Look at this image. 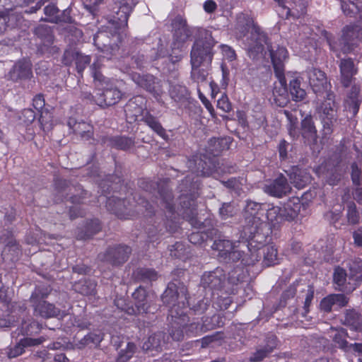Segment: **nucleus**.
Wrapping results in <instances>:
<instances>
[{
	"instance_id": "f3484780",
	"label": "nucleus",
	"mask_w": 362,
	"mask_h": 362,
	"mask_svg": "<svg viewBox=\"0 0 362 362\" xmlns=\"http://www.w3.org/2000/svg\"><path fill=\"white\" fill-rule=\"evenodd\" d=\"M341 322L348 327L350 331H362V315L356 309H346L341 319Z\"/></svg>"
},
{
	"instance_id": "6ab92c4d",
	"label": "nucleus",
	"mask_w": 362,
	"mask_h": 362,
	"mask_svg": "<svg viewBox=\"0 0 362 362\" xmlns=\"http://www.w3.org/2000/svg\"><path fill=\"white\" fill-rule=\"evenodd\" d=\"M130 253L131 249L129 247L119 245L108 250L103 259L110 262L112 264H120L127 261Z\"/></svg>"
},
{
	"instance_id": "052dcab7",
	"label": "nucleus",
	"mask_w": 362,
	"mask_h": 362,
	"mask_svg": "<svg viewBox=\"0 0 362 362\" xmlns=\"http://www.w3.org/2000/svg\"><path fill=\"white\" fill-rule=\"evenodd\" d=\"M223 142V139L212 138L209 141V151L214 155H217L221 150V144Z\"/></svg>"
},
{
	"instance_id": "8fccbe9b",
	"label": "nucleus",
	"mask_w": 362,
	"mask_h": 362,
	"mask_svg": "<svg viewBox=\"0 0 362 362\" xmlns=\"http://www.w3.org/2000/svg\"><path fill=\"white\" fill-rule=\"evenodd\" d=\"M135 349V344L134 343L129 342L127 344L126 349L120 351L118 362H125V361L129 360L134 353Z\"/></svg>"
},
{
	"instance_id": "dca6fc26",
	"label": "nucleus",
	"mask_w": 362,
	"mask_h": 362,
	"mask_svg": "<svg viewBox=\"0 0 362 362\" xmlns=\"http://www.w3.org/2000/svg\"><path fill=\"white\" fill-rule=\"evenodd\" d=\"M290 191L291 187L286 178L281 175L264 186L266 193L276 197H282Z\"/></svg>"
},
{
	"instance_id": "69168bd1",
	"label": "nucleus",
	"mask_w": 362,
	"mask_h": 362,
	"mask_svg": "<svg viewBox=\"0 0 362 362\" xmlns=\"http://www.w3.org/2000/svg\"><path fill=\"white\" fill-rule=\"evenodd\" d=\"M223 56L229 61H232L235 58V51L229 46L221 45L220 46Z\"/></svg>"
},
{
	"instance_id": "20e7f679",
	"label": "nucleus",
	"mask_w": 362,
	"mask_h": 362,
	"mask_svg": "<svg viewBox=\"0 0 362 362\" xmlns=\"http://www.w3.org/2000/svg\"><path fill=\"white\" fill-rule=\"evenodd\" d=\"M234 34L238 39L244 40L250 52H262L267 37L247 14L240 13L237 17Z\"/></svg>"
},
{
	"instance_id": "9d476101",
	"label": "nucleus",
	"mask_w": 362,
	"mask_h": 362,
	"mask_svg": "<svg viewBox=\"0 0 362 362\" xmlns=\"http://www.w3.org/2000/svg\"><path fill=\"white\" fill-rule=\"evenodd\" d=\"M317 111L323 124L324 134H331L333 123L337 119V110L332 94L327 95V98L318 107Z\"/></svg>"
},
{
	"instance_id": "f257e3e1",
	"label": "nucleus",
	"mask_w": 362,
	"mask_h": 362,
	"mask_svg": "<svg viewBox=\"0 0 362 362\" xmlns=\"http://www.w3.org/2000/svg\"><path fill=\"white\" fill-rule=\"evenodd\" d=\"M162 299L164 303L170 306V316L172 321V330L170 335L175 341L183 339L185 334L189 337H194L201 334L202 326L199 322L187 324L189 317L186 315L184 309L189 305L186 288L182 286L175 288L174 284L169 285L163 294Z\"/></svg>"
},
{
	"instance_id": "b1692460",
	"label": "nucleus",
	"mask_w": 362,
	"mask_h": 362,
	"mask_svg": "<svg viewBox=\"0 0 362 362\" xmlns=\"http://www.w3.org/2000/svg\"><path fill=\"white\" fill-rule=\"evenodd\" d=\"M328 335L332 339L334 346L344 351L349 343L347 341V330L343 327H330L328 330Z\"/></svg>"
},
{
	"instance_id": "c03bdc74",
	"label": "nucleus",
	"mask_w": 362,
	"mask_h": 362,
	"mask_svg": "<svg viewBox=\"0 0 362 362\" xmlns=\"http://www.w3.org/2000/svg\"><path fill=\"white\" fill-rule=\"evenodd\" d=\"M344 13L346 16H352L357 13L358 9V0H339Z\"/></svg>"
},
{
	"instance_id": "09e8293b",
	"label": "nucleus",
	"mask_w": 362,
	"mask_h": 362,
	"mask_svg": "<svg viewBox=\"0 0 362 362\" xmlns=\"http://www.w3.org/2000/svg\"><path fill=\"white\" fill-rule=\"evenodd\" d=\"M21 329L23 334L32 335L37 333L40 330L41 326L38 322L33 321L30 324H27V322L23 323Z\"/></svg>"
},
{
	"instance_id": "49530a36",
	"label": "nucleus",
	"mask_w": 362,
	"mask_h": 362,
	"mask_svg": "<svg viewBox=\"0 0 362 362\" xmlns=\"http://www.w3.org/2000/svg\"><path fill=\"white\" fill-rule=\"evenodd\" d=\"M35 33L39 37L45 39L48 42H52V35L50 27L46 25H40L35 28Z\"/></svg>"
},
{
	"instance_id": "37998d69",
	"label": "nucleus",
	"mask_w": 362,
	"mask_h": 362,
	"mask_svg": "<svg viewBox=\"0 0 362 362\" xmlns=\"http://www.w3.org/2000/svg\"><path fill=\"white\" fill-rule=\"evenodd\" d=\"M310 40H311L308 37L305 40H304L303 37H300L296 42H291L290 44L291 48L293 49L295 52L306 57L307 53L311 52L310 49L307 46L308 43H310Z\"/></svg>"
},
{
	"instance_id": "603ef678",
	"label": "nucleus",
	"mask_w": 362,
	"mask_h": 362,
	"mask_svg": "<svg viewBox=\"0 0 362 362\" xmlns=\"http://www.w3.org/2000/svg\"><path fill=\"white\" fill-rule=\"evenodd\" d=\"M90 58L88 55H83L79 53L76 54V64L77 71L80 74L86 68V64H89Z\"/></svg>"
},
{
	"instance_id": "79ce46f5",
	"label": "nucleus",
	"mask_w": 362,
	"mask_h": 362,
	"mask_svg": "<svg viewBox=\"0 0 362 362\" xmlns=\"http://www.w3.org/2000/svg\"><path fill=\"white\" fill-rule=\"evenodd\" d=\"M104 334L100 331L90 332L86 335L81 341L80 344L82 346L94 345L98 346L103 339Z\"/></svg>"
},
{
	"instance_id": "393cba45",
	"label": "nucleus",
	"mask_w": 362,
	"mask_h": 362,
	"mask_svg": "<svg viewBox=\"0 0 362 362\" xmlns=\"http://www.w3.org/2000/svg\"><path fill=\"white\" fill-rule=\"evenodd\" d=\"M277 346V339L274 335H269L267 338L266 345L261 349H257L250 357L252 362H258L266 358Z\"/></svg>"
},
{
	"instance_id": "39448f33",
	"label": "nucleus",
	"mask_w": 362,
	"mask_h": 362,
	"mask_svg": "<svg viewBox=\"0 0 362 362\" xmlns=\"http://www.w3.org/2000/svg\"><path fill=\"white\" fill-rule=\"evenodd\" d=\"M245 219L248 223L244 228L245 235L249 233V248L252 251L255 244H260L266 241L264 230H268L267 223L262 220L265 212V204L247 201L245 207Z\"/></svg>"
},
{
	"instance_id": "4be33fe9",
	"label": "nucleus",
	"mask_w": 362,
	"mask_h": 362,
	"mask_svg": "<svg viewBox=\"0 0 362 362\" xmlns=\"http://www.w3.org/2000/svg\"><path fill=\"white\" fill-rule=\"evenodd\" d=\"M45 341L44 338L33 339L29 337H25L21 339L20 341L16 344L14 346L8 349L7 351V356L8 358H16L21 355L25 347L35 346L42 344Z\"/></svg>"
},
{
	"instance_id": "1a4fd4ad",
	"label": "nucleus",
	"mask_w": 362,
	"mask_h": 362,
	"mask_svg": "<svg viewBox=\"0 0 362 362\" xmlns=\"http://www.w3.org/2000/svg\"><path fill=\"white\" fill-rule=\"evenodd\" d=\"M48 291L41 292L38 288L31 296V301L34 307V313L44 318L63 317L64 312L61 311L53 304L45 300H40L39 298H45L48 296Z\"/></svg>"
},
{
	"instance_id": "4468645a",
	"label": "nucleus",
	"mask_w": 362,
	"mask_h": 362,
	"mask_svg": "<svg viewBox=\"0 0 362 362\" xmlns=\"http://www.w3.org/2000/svg\"><path fill=\"white\" fill-rule=\"evenodd\" d=\"M132 297L135 300L136 311L134 308H122V310H125L128 314L153 313L156 308L147 305L146 293L144 288L139 287L136 289L132 294Z\"/></svg>"
},
{
	"instance_id": "2eb2a0df",
	"label": "nucleus",
	"mask_w": 362,
	"mask_h": 362,
	"mask_svg": "<svg viewBox=\"0 0 362 362\" xmlns=\"http://www.w3.org/2000/svg\"><path fill=\"white\" fill-rule=\"evenodd\" d=\"M32 75V64L30 61L24 59L16 63L7 76L13 81H18L28 79Z\"/></svg>"
},
{
	"instance_id": "680f3d73",
	"label": "nucleus",
	"mask_w": 362,
	"mask_h": 362,
	"mask_svg": "<svg viewBox=\"0 0 362 362\" xmlns=\"http://www.w3.org/2000/svg\"><path fill=\"white\" fill-rule=\"evenodd\" d=\"M115 144L120 149L127 150L133 146L134 142L129 138L119 137L116 139Z\"/></svg>"
},
{
	"instance_id": "ddd939ff",
	"label": "nucleus",
	"mask_w": 362,
	"mask_h": 362,
	"mask_svg": "<svg viewBox=\"0 0 362 362\" xmlns=\"http://www.w3.org/2000/svg\"><path fill=\"white\" fill-rule=\"evenodd\" d=\"M349 298L342 293L329 294L323 298L320 304V310L325 313L337 310L348 305Z\"/></svg>"
},
{
	"instance_id": "6e6552de",
	"label": "nucleus",
	"mask_w": 362,
	"mask_h": 362,
	"mask_svg": "<svg viewBox=\"0 0 362 362\" xmlns=\"http://www.w3.org/2000/svg\"><path fill=\"white\" fill-rule=\"evenodd\" d=\"M211 247L218 250V256L226 262L240 261V264L245 267L242 263V259L247 255V252L243 249L246 248L247 250V243H238L236 245L228 240H217L214 241Z\"/></svg>"
},
{
	"instance_id": "0eeeda50",
	"label": "nucleus",
	"mask_w": 362,
	"mask_h": 362,
	"mask_svg": "<svg viewBox=\"0 0 362 362\" xmlns=\"http://www.w3.org/2000/svg\"><path fill=\"white\" fill-rule=\"evenodd\" d=\"M266 233V240H267V233ZM260 244L257 243V246L253 247L252 251L249 248V238H247V255L243 258L242 263L245 267L254 265L261 259V255L263 254V264L267 267L278 264L277 250L274 245H265V243Z\"/></svg>"
},
{
	"instance_id": "6e6d98bb",
	"label": "nucleus",
	"mask_w": 362,
	"mask_h": 362,
	"mask_svg": "<svg viewBox=\"0 0 362 362\" xmlns=\"http://www.w3.org/2000/svg\"><path fill=\"white\" fill-rule=\"evenodd\" d=\"M346 354H352L360 356L362 354V341L355 343H348L347 348L344 350Z\"/></svg>"
},
{
	"instance_id": "9b49d317",
	"label": "nucleus",
	"mask_w": 362,
	"mask_h": 362,
	"mask_svg": "<svg viewBox=\"0 0 362 362\" xmlns=\"http://www.w3.org/2000/svg\"><path fill=\"white\" fill-rule=\"evenodd\" d=\"M266 45H267L268 49L270 52L275 74L281 85L285 86L286 80L284 75V62L288 57V52L284 47H278L277 49L274 50L272 46L268 45V43Z\"/></svg>"
},
{
	"instance_id": "ea45409f",
	"label": "nucleus",
	"mask_w": 362,
	"mask_h": 362,
	"mask_svg": "<svg viewBox=\"0 0 362 362\" xmlns=\"http://www.w3.org/2000/svg\"><path fill=\"white\" fill-rule=\"evenodd\" d=\"M74 132L81 136L83 139L88 140L93 135V127L84 122H74Z\"/></svg>"
},
{
	"instance_id": "bb28decb",
	"label": "nucleus",
	"mask_w": 362,
	"mask_h": 362,
	"mask_svg": "<svg viewBox=\"0 0 362 362\" xmlns=\"http://www.w3.org/2000/svg\"><path fill=\"white\" fill-rule=\"evenodd\" d=\"M133 80L141 87L151 93H153L154 97L158 100L160 96V90H155V78L152 75H143L134 74L132 76Z\"/></svg>"
},
{
	"instance_id": "e433bc0d",
	"label": "nucleus",
	"mask_w": 362,
	"mask_h": 362,
	"mask_svg": "<svg viewBox=\"0 0 362 362\" xmlns=\"http://www.w3.org/2000/svg\"><path fill=\"white\" fill-rule=\"evenodd\" d=\"M289 90L293 100L302 101L306 96L305 90L300 88V81L299 78H293L289 83Z\"/></svg>"
},
{
	"instance_id": "e2e57ef3",
	"label": "nucleus",
	"mask_w": 362,
	"mask_h": 362,
	"mask_svg": "<svg viewBox=\"0 0 362 362\" xmlns=\"http://www.w3.org/2000/svg\"><path fill=\"white\" fill-rule=\"evenodd\" d=\"M107 35L104 32L99 31L93 38L94 44L98 47V49H103L106 47Z\"/></svg>"
},
{
	"instance_id": "de8ad7c7",
	"label": "nucleus",
	"mask_w": 362,
	"mask_h": 362,
	"mask_svg": "<svg viewBox=\"0 0 362 362\" xmlns=\"http://www.w3.org/2000/svg\"><path fill=\"white\" fill-rule=\"evenodd\" d=\"M189 209H185L184 212L182 213L184 218H187L192 226L201 228V223H198L195 218L196 213L195 209L194 207V201H192V204L189 203Z\"/></svg>"
},
{
	"instance_id": "473e14b6",
	"label": "nucleus",
	"mask_w": 362,
	"mask_h": 362,
	"mask_svg": "<svg viewBox=\"0 0 362 362\" xmlns=\"http://www.w3.org/2000/svg\"><path fill=\"white\" fill-rule=\"evenodd\" d=\"M297 108L298 107H294L292 111H290L288 110H284V113L288 121V132L290 136L293 138H298L300 135L298 129V119L297 116Z\"/></svg>"
},
{
	"instance_id": "0e129e2a",
	"label": "nucleus",
	"mask_w": 362,
	"mask_h": 362,
	"mask_svg": "<svg viewBox=\"0 0 362 362\" xmlns=\"http://www.w3.org/2000/svg\"><path fill=\"white\" fill-rule=\"evenodd\" d=\"M361 170L358 168V165L353 163L351 165V179L354 185H360L361 184Z\"/></svg>"
},
{
	"instance_id": "2f4dec72",
	"label": "nucleus",
	"mask_w": 362,
	"mask_h": 362,
	"mask_svg": "<svg viewBox=\"0 0 362 362\" xmlns=\"http://www.w3.org/2000/svg\"><path fill=\"white\" fill-rule=\"evenodd\" d=\"M348 278V284L351 285L349 288H346L348 290H354L362 282V266L360 263H354L350 266Z\"/></svg>"
},
{
	"instance_id": "423d86ee",
	"label": "nucleus",
	"mask_w": 362,
	"mask_h": 362,
	"mask_svg": "<svg viewBox=\"0 0 362 362\" xmlns=\"http://www.w3.org/2000/svg\"><path fill=\"white\" fill-rule=\"evenodd\" d=\"M173 27L174 28L173 42L172 44L173 50H182L185 42L192 35H195L194 44L199 39L203 42L204 45L206 44V40L204 36L201 35V30H204L208 33L211 32L202 28H189L187 21L181 16H177L173 21Z\"/></svg>"
},
{
	"instance_id": "4c0bfd02",
	"label": "nucleus",
	"mask_w": 362,
	"mask_h": 362,
	"mask_svg": "<svg viewBox=\"0 0 362 362\" xmlns=\"http://www.w3.org/2000/svg\"><path fill=\"white\" fill-rule=\"evenodd\" d=\"M136 5L134 0H127L121 3L117 12L118 19L125 25L127 24V20L134 7Z\"/></svg>"
},
{
	"instance_id": "5701e85b",
	"label": "nucleus",
	"mask_w": 362,
	"mask_h": 362,
	"mask_svg": "<svg viewBox=\"0 0 362 362\" xmlns=\"http://www.w3.org/2000/svg\"><path fill=\"white\" fill-rule=\"evenodd\" d=\"M225 280L223 272L220 268H216L214 271L204 273L202 277V284L204 287L216 288L221 286Z\"/></svg>"
},
{
	"instance_id": "a19ab883",
	"label": "nucleus",
	"mask_w": 362,
	"mask_h": 362,
	"mask_svg": "<svg viewBox=\"0 0 362 362\" xmlns=\"http://www.w3.org/2000/svg\"><path fill=\"white\" fill-rule=\"evenodd\" d=\"M144 122L161 138L166 139L168 135L158 120L151 115H147L144 118Z\"/></svg>"
},
{
	"instance_id": "bf43d9fd",
	"label": "nucleus",
	"mask_w": 362,
	"mask_h": 362,
	"mask_svg": "<svg viewBox=\"0 0 362 362\" xmlns=\"http://www.w3.org/2000/svg\"><path fill=\"white\" fill-rule=\"evenodd\" d=\"M218 108L224 112H229L232 110L231 104L226 95H223L217 101Z\"/></svg>"
},
{
	"instance_id": "c9c22d12",
	"label": "nucleus",
	"mask_w": 362,
	"mask_h": 362,
	"mask_svg": "<svg viewBox=\"0 0 362 362\" xmlns=\"http://www.w3.org/2000/svg\"><path fill=\"white\" fill-rule=\"evenodd\" d=\"M170 95L175 102L182 103L189 98V93L187 88L181 84H175L170 89Z\"/></svg>"
},
{
	"instance_id": "f03ea898",
	"label": "nucleus",
	"mask_w": 362,
	"mask_h": 362,
	"mask_svg": "<svg viewBox=\"0 0 362 362\" xmlns=\"http://www.w3.org/2000/svg\"><path fill=\"white\" fill-rule=\"evenodd\" d=\"M201 35L208 40L206 44L204 45L201 39L198 40L193 45L190 52L191 78L197 83H203L206 79V69L212 62L213 47L216 44L211 33L201 30Z\"/></svg>"
},
{
	"instance_id": "4d7b16f0",
	"label": "nucleus",
	"mask_w": 362,
	"mask_h": 362,
	"mask_svg": "<svg viewBox=\"0 0 362 362\" xmlns=\"http://www.w3.org/2000/svg\"><path fill=\"white\" fill-rule=\"evenodd\" d=\"M235 213V208L230 203H224L219 209V214L222 218H227Z\"/></svg>"
},
{
	"instance_id": "13d9d810",
	"label": "nucleus",
	"mask_w": 362,
	"mask_h": 362,
	"mask_svg": "<svg viewBox=\"0 0 362 362\" xmlns=\"http://www.w3.org/2000/svg\"><path fill=\"white\" fill-rule=\"evenodd\" d=\"M139 274L142 280L155 281L158 278L157 273L151 269H141L139 272Z\"/></svg>"
},
{
	"instance_id": "864d4df0",
	"label": "nucleus",
	"mask_w": 362,
	"mask_h": 362,
	"mask_svg": "<svg viewBox=\"0 0 362 362\" xmlns=\"http://www.w3.org/2000/svg\"><path fill=\"white\" fill-rule=\"evenodd\" d=\"M346 274L345 271L341 268H337L334 272V282L338 286H343L346 280Z\"/></svg>"
},
{
	"instance_id": "58836bf2",
	"label": "nucleus",
	"mask_w": 362,
	"mask_h": 362,
	"mask_svg": "<svg viewBox=\"0 0 362 362\" xmlns=\"http://www.w3.org/2000/svg\"><path fill=\"white\" fill-rule=\"evenodd\" d=\"M359 87L354 86L351 88L348 98L346 100L347 107L352 111L353 114H356L360 105V100L358 99Z\"/></svg>"
},
{
	"instance_id": "c85d7f7f",
	"label": "nucleus",
	"mask_w": 362,
	"mask_h": 362,
	"mask_svg": "<svg viewBox=\"0 0 362 362\" xmlns=\"http://www.w3.org/2000/svg\"><path fill=\"white\" fill-rule=\"evenodd\" d=\"M285 209L279 206L265 204V215L267 221L274 226L286 219L284 214Z\"/></svg>"
},
{
	"instance_id": "cd10ccee",
	"label": "nucleus",
	"mask_w": 362,
	"mask_h": 362,
	"mask_svg": "<svg viewBox=\"0 0 362 362\" xmlns=\"http://www.w3.org/2000/svg\"><path fill=\"white\" fill-rule=\"evenodd\" d=\"M291 182L298 189L303 188L310 182V175L305 170L297 167L292 168L289 175Z\"/></svg>"
},
{
	"instance_id": "f8f14e48",
	"label": "nucleus",
	"mask_w": 362,
	"mask_h": 362,
	"mask_svg": "<svg viewBox=\"0 0 362 362\" xmlns=\"http://www.w3.org/2000/svg\"><path fill=\"white\" fill-rule=\"evenodd\" d=\"M303 76L308 80L309 84L316 93L327 89V76L322 71L316 68L308 69Z\"/></svg>"
},
{
	"instance_id": "412c9836",
	"label": "nucleus",
	"mask_w": 362,
	"mask_h": 362,
	"mask_svg": "<svg viewBox=\"0 0 362 362\" xmlns=\"http://www.w3.org/2000/svg\"><path fill=\"white\" fill-rule=\"evenodd\" d=\"M107 207L109 211L115 214L121 219H127L133 216L125 206V201L114 197L107 200Z\"/></svg>"
},
{
	"instance_id": "5fc2aeb1",
	"label": "nucleus",
	"mask_w": 362,
	"mask_h": 362,
	"mask_svg": "<svg viewBox=\"0 0 362 362\" xmlns=\"http://www.w3.org/2000/svg\"><path fill=\"white\" fill-rule=\"evenodd\" d=\"M100 221L98 219L91 220L90 222L87 224L86 236L89 238L100 231Z\"/></svg>"
},
{
	"instance_id": "a878e982",
	"label": "nucleus",
	"mask_w": 362,
	"mask_h": 362,
	"mask_svg": "<svg viewBox=\"0 0 362 362\" xmlns=\"http://www.w3.org/2000/svg\"><path fill=\"white\" fill-rule=\"evenodd\" d=\"M339 67L341 83L345 87H348L351 83L353 76L357 71L354 62L351 59H344L341 61Z\"/></svg>"
},
{
	"instance_id": "c756f323",
	"label": "nucleus",
	"mask_w": 362,
	"mask_h": 362,
	"mask_svg": "<svg viewBox=\"0 0 362 362\" xmlns=\"http://www.w3.org/2000/svg\"><path fill=\"white\" fill-rule=\"evenodd\" d=\"M13 11L12 7L5 6L4 11H2V14L0 16V27L4 28V31L6 27H14L17 25L18 22L21 18V16L16 13H11Z\"/></svg>"
},
{
	"instance_id": "aec40b11",
	"label": "nucleus",
	"mask_w": 362,
	"mask_h": 362,
	"mask_svg": "<svg viewBox=\"0 0 362 362\" xmlns=\"http://www.w3.org/2000/svg\"><path fill=\"white\" fill-rule=\"evenodd\" d=\"M315 173L319 177L330 185H337L341 177V174L336 167L329 168L327 163L319 165L315 169Z\"/></svg>"
},
{
	"instance_id": "338daca9",
	"label": "nucleus",
	"mask_w": 362,
	"mask_h": 362,
	"mask_svg": "<svg viewBox=\"0 0 362 362\" xmlns=\"http://www.w3.org/2000/svg\"><path fill=\"white\" fill-rule=\"evenodd\" d=\"M160 197L162 198V200L165 204V207L170 211H173L174 210V206L172 202L173 201V196L172 193L170 192H166L165 194H163V192L160 193Z\"/></svg>"
},
{
	"instance_id": "774afa93",
	"label": "nucleus",
	"mask_w": 362,
	"mask_h": 362,
	"mask_svg": "<svg viewBox=\"0 0 362 362\" xmlns=\"http://www.w3.org/2000/svg\"><path fill=\"white\" fill-rule=\"evenodd\" d=\"M289 147V144L285 141L281 140L279 144V156L282 159H285L287 158L288 154V148Z\"/></svg>"
},
{
	"instance_id": "7c9ffc66",
	"label": "nucleus",
	"mask_w": 362,
	"mask_h": 362,
	"mask_svg": "<svg viewBox=\"0 0 362 362\" xmlns=\"http://www.w3.org/2000/svg\"><path fill=\"white\" fill-rule=\"evenodd\" d=\"M59 9L54 4H49L44 8V13L47 16L46 21L52 23H58L60 21L69 22L71 18L68 16L69 13L65 10L63 13L64 17L61 18L58 16Z\"/></svg>"
},
{
	"instance_id": "a18cd8bd",
	"label": "nucleus",
	"mask_w": 362,
	"mask_h": 362,
	"mask_svg": "<svg viewBox=\"0 0 362 362\" xmlns=\"http://www.w3.org/2000/svg\"><path fill=\"white\" fill-rule=\"evenodd\" d=\"M198 168L196 170L197 176H213L217 179L216 172L214 171L210 166L207 165L206 162L199 160Z\"/></svg>"
},
{
	"instance_id": "f704fd0d",
	"label": "nucleus",
	"mask_w": 362,
	"mask_h": 362,
	"mask_svg": "<svg viewBox=\"0 0 362 362\" xmlns=\"http://www.w3.org/2000/svg\"><path fill=\"white\" fill-rule=\"evenodd\" d=\"M301 134L308 140L316 139L317 130L310 115H307L301 122Z\"/></svg>"
},
{
	"instance_id": "7ed1b4c3",
	"label": "nucleus",
	"mask_w": 362,
	"mask_h": 362,
	"mask_svg": "<svg viewBox=\"0 0 362 362\" xmlns=\"http://www.w3.org/2000/svg\"><path fill=\"white\" fill-rule=\"evenodd\" d=\"M98 62H94L91 66L92 75L95 86L98 89L95 95L90 93L85 95V98L91 99L100 107L110 106L117 104L122 97L117 82L107 78L99 71Z\"/></svg>"
},
{
	"instance_id": "a211bd4d",
	"label": "nucleus",
	"mask_w": 362,
	"mask_h": 362,
	"mask_svg": "<svg viewBox=\"0 0 362 362\" xmlns=\"http://www.w3.org/2000/svg\"><path fill=\"white\" fill-rule=\"evenodd\" d=\"M360 31L361 27L356 25H347L343 29L341 41L344 51H351L354 45H357Z\"/></svg>"
},
{
	"instance_id": "3c124183",
	"label": "nucleus",
	"mask_w": 362,
	"mask_h": 362,
	"mask_svg": "<svg viewBox=\"0 0 362 362\" xmlns=\"http://www.w3.org/2000/svg\"><path fill=\"white\" fill-rule=\"evenodd\" d=\"M346 216L349 223L356 224L358 223L359 216L354 203L349 204Z\"/></svg>"
},
{
	"instance_id": "72a5a7b5",
	"label": "nucleus",
	"mask_w": 362,
	"mask_h": 362,
	"mask_svg": "<svg viewBox=\"0 0 362 362\" xmlns=\"http://www.w3.org/2000/svg\"><path fill=\"white\" fill-rule=\"evenodd\" d=\"M164 344V334L161 332L151 335L143 344L142 348L146 351H158Z\"/></svg>"
}]
</instances>
